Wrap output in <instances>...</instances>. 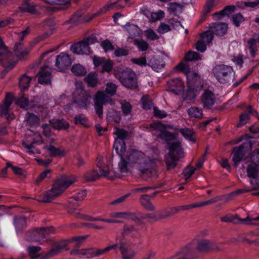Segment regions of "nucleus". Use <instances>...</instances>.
Returning <instances> with one entry per match:
<instances>
[{
    "mask_svg": "<svg viewBox=\"0 0 259 259\" xmlns=\"http://www.w3.org/2000/svg\"><path fill=\"white\" fill-rule=\"evenodd\" d=\"M186 246L189 251H193L191 255L194 258L196 256L197 252H205L210 250V241L206 239L195 238Z\"/></svg>",
    "mask_w": 259,
    "mask_h": 259,
    "instance_id": "9",
    "label": "nucleus"
},
{
    "mask_svg": "<svg viewBox=\"0 0 259 259\" xmlns=\"http://www.w3.org/2000/svg\"><path fill=\"white\" fill-rule=\"evenodd\" d=\"M141 101L142 108L145 110L150 109L152 106V103L148 95L143 96Z\"/></svg>",
    "mask_w": 259,
    "mask_h": 259,
    "instance_id": "57",
    "label": "nucleus"
},
{
    "mask_svg": "<svg viewBox=\"0 0 259 259\" xmlns=\"http://www.w3.org/2000/svg\"><path fill=\"white\" fill-rule=\"evenodd\" d=\"M188 114L191 117L200 119L203 116V111L200 108L192 107L187 111Z\"/></svg>",
    "mask_w": 259,
    "mask_h": 259,
    "instance_id": "35",
    "label": "nucleus"
},
{
    "mask_svg": "<svg viewBox=\"0 0 259 259\" xmlns=\"http://www.w3.org/2000/svg\"><path fill=\"white\" fill-rule=\"evenodd\" d=\"M14 223L17 231H21L26 226V218L23 216L16 217L14 218Z\"/></svg>",
    "mask_w": 259,
    "mask_h": 259,
    "instance_id": "40",
    "label": "nucleus"
},
{
    "mask_svg": "<svg viewBox=\"0 0 259 259\" xmlns=\"http://www.w3.org/2000/svg\"><path fill=\"white\" fill-rule=\"evenodd\" d=\"M44 148L48 151L51 157L64 156L65 155V152L63 150L56 148L53 145H47L44 146Z\"/></svg>",
    "mask_w": 259,
    "mask_h": 259,
    "instance_id": "27",
    "label": "nucleus"
},
{
    "mask_svg": "<svg viewBox=\"0 0 259 259\" xmlns=\"http://www.w3.org/2000/svg\"><path fill=\"white\" fill-rule=\"evenodd\" d=\"M68 241L66 240L55 242L52 248L49 251L41 254L42 257L44 259L51 258L68 250Z\"/></svg>",
    "mask_w": 259,
    "mask_h": 259,
    "instance_id": "10",
    "label": "nucleus"
},
{
    "mask_svg": "<svg viewBox=\"0 0 259 259\" xmlns=\"http://www.w3.org/2000/svg\"><path fill=\"white\" fill-rule=\"evenodd\" d=\"M158 213L159 220L164 219L174 215L172 207L168 209H162L158 211Z\"/></svg>",
    "mask_w": 259,
    "mask_h": 259,
    "instance_id": "59",
    "label": "nucleus"
},
{
    "mask_svg": "<svg viewBox=\"0 0 259 259\" xmlns=\"http://www.w3.org/2000/svg\"><path fill=\"white\" fill-rule=\"evenodd\" d=\"M245 144L241 145L239 147H236L233 150V161L234 164L237 166L239 162L243 160L245 155L244 150Z\"/></svg>",
    "mask_w": 259,
    "mask_h": 259,
    "instance_id": "20",
    "label": "nucleus"
},
{
    "mask_svg": "<svg viewBox=\"0 0 259 259\" xmlns=\"http://www.w3.org/2000/svg\"><path fill=\"white\" fill-rule=\"evenodd\" d=\"M218 3V0H207L204 7V13L205 14L209 13Z\"/></svg>",
    "mask_w": 259,
    "mask_h": 259,
    "instance_id": "61",
    "label": "nucleus"
},
{
    "mask_svg": "<svg viewBox=\"0 0 259 259\" xmlns=\"http://www.w3.org/2000/svg\"><path fill=\"white\" fill-rule=\"evenodd\" d=\"M20 10L22 12H27L30 13H33L35 12V7L31 5L28 2L26 1L23 3L19 7Z\"/></svg>",
    "mask_w": 259,
    "mask_h": 259,
    "instance_id": "56",
    "label": "nucleus"
},
{
    "mask_svg": "<svg viewBox=\"0 0 259 259\" xmlns=\"http://www.w3.org/2000/svg\"><path fill=\"white\" fill-rule=\"evenodd\" d=\"M41 249V248L39 246H29L28 247V252L31 258H35L38 256L37 254V252Z\"/></svg>",
    "mask_w": 259,
    "mask_h": 259,
    "instance_id": "62",
    "label": "nucleus"
},
{
    "mask_svg": "<svg viewBox=\"0 0 259 259\" xmlns=\"http://www.w3.org/2000/svg\"><path fill=\"white\" fill-rule=\"evenodd\" d=\"M87 196V192L85 190H82L78 192L74 196L70 198V203L71 204L74 201H82Z\"/></svg>",
    "mask_w": 259,
    "mask_h": 259,
    "instance_id": "50",
    "label": "nucleus"
},
{
    "mask_svg": "<svg viewBox=\"0 0 259 259\" xmlns=\"http://www.w3.org/2000/svg\"><path fill=\"white\" fill-rule=\"evenodd\" d=\"M113 148L120 157H123L126 151V145L124 141L115 140Z\"/></svg>",
    "mask_w": 259,
    "mask_h": 259,
    "instance_id": "34",
    "label": "nucleus"
},
{
    "mask_svg": "<svg viewBox=\"0 0 259 259\" xmlns=\"http://www.w3.org/2000/svg\"><path fill=\"white\" fill-rule=\"evenodd\" d=\"M91 97V95L84 90L82 83H77L72 95L73 103L80 108H85L90 104Z\"/></svg>",
    "mask_w": 259,
    "mask_h": 259,
    "instance_id": "8",
    "label": "nucleus"
},
{
    "mask_svg": "<svg viewBox=\"0 0 259 259\" xmlns=\"http://www.w3.org/2000/svg\"><path fill=\"white\" fill-rule=\"evenodd\" d=\"M84 178L88 181H93L98 179L100 177V174L96 170H91L87 171L84 174Z\"/></svg>",
    "mask_w": 259,
    "mask_h": 259,
    "instance_id": "51",
    "label": "nucleus"
},
{
    "mask_svg": "<svg viewBox=\"0 0 259 259\" xmlns=\"http://www.w3.org/2000/svg\"><path fill=\"white\" fill-rule=\"evenodd\" d=\"M213 38V34L209 29L208 30L203 32L201 35V40L206 44L210 43Z\"/></svg>",
    "mask_w": 259,
    "mask_h": 259,
    "instance_id": "52",
    "label": "nucleus"
},
{
    "mask_svg": "<svg viewBox=\"0 0 259 259\" xmlns=\"http://www.w3.org/2000/svg\"><path fill=\"white\" fill-rule=\"evenodd\" d=\"M0 64L5 67L4 71L7 73L16 65V62L13 60L12 54L8 50L0 37Z\"/></svg>",
    "mask_w": 259,
    "mask_h": 259,
    "instance_id": "7",
    "label": "nucleus"
},
{
    "mask_svg": "<svg viewBox=\"0 0 259 259\" xmlns=\"http://www.w3.org/2000/svg\"><path fill=\"white\" fill-rule=\"evenodd\" d=\"M134 45H136L140 51H146L149 47L148 44L142 39H136L134 40Z\"/></svg>",
    "mask_w": 259,
    "mask_h": 259,
    "instance_id": "55",
    "label": "nucleus"
},
{
    "mask_svg": "<svg viewBox=\"0 0 259 259\" xmlns=\"http://www.w3.org/2000/svg\"><path fill=\"white\" fill-rule=\"evenodd\" d=\"M201 56L194 51H189L185 56V59L188 61H197L201 60Z\"/></svg>",
    "mask_w": 259,
    "mask_h": 259,
    "instance_id": "54",
    "label": "nucleus"
},
{
    "mask_svg": "<svg viewBox=\"0 0 259 259\" xmlns=\"http://www.w3.org/2000/svg\"><path fill=\"white\" fill-rule=\"evenodd\" d=\"M119 248L121 252L122 259H134L136 256V252L132 248L130 247L125 242L119 240Z\"/></svg>",
    "mask_w": 259,
    "mask_h": 259,
    "instance_id": "16",
    "label": "nucleus"
},
{
    "mask_svg": "<svg viewBox=\"0 0 259 259\" xmlns=\"http://www.w3.org/2000/svg\"><path fill=\"white\" fill-rule=\"evenodd\" d=\"M247 44L249 46V50L252 58L255 57V53L257 51V49L256 46L257 40L253 38H249L247 40Z\"/></svg>",
    "mask_w": 259,
    "mask_h": 259,
    "instance_id": "46",
    "label": "nucleus"
},
{
    "mask_svg": "<svg viewBox=\"0 0 259 259\" xmlns=\"http://www.w3.org/2000/svg\"><path fill=\"white\" fill-rule=\"evenodd\" d=\"M212 71L216 79L221 83H229L234 79L235 73L231 66L217 65L213 68Z\"/></svg>",
    "mask_w": 259,
    "mask_h": 259,
    "instance_id": "3",
    "label": "nucleus"
},
{
    "mask_svg": "<svg viewBox=\"0 0 259 259\" xmlns=\"http://www.w3.org/2000/svg\"><path fill=\"white\" fill-rule=\"evenodd\" d=\"M159 136L162 139L166 141H170L176 138L175 134L168 132L166 129L161 134H159Z\"/></svg>",
    "mask_w": 259,
    "mask_h": 259,
    "instance_id": "60",
    "label": "nucleus"
},
{
    "mask_svg": "<svg viewBox=\"0 0 259 259\" xmlns=\"http://www.w3.org/2000/svg\"><path fill=\"white\" fill-rule=\"evenodd\" d=\"M168 12L170 14H177L181 13L183 10V6L177 3H169L167 7Z\"/></svg>",
    "mask_w": 259,
    "mask_h": 259,
    "instance_id": "36",
    "label": "nucleus"
},
{
    "mask_svg": "<svg viewBox=\"0 0 259 259\" xmlns=\"http://www.w3.org/2000/svg\"><path fill=\"white\" fill-rule=\"evenodd\" d=\"M50 122L53 127L58 130H65L69 126V123L63 119H53Z\"/></svg>",
    "mask_w": 259,
    "mask_h": 259,
    "instance_id": "32",
    "label": "nucleus"
},
{
    "mask_svg": "<svg viewBox=\"0 0 259 259\" xmlns=\"http://www.w3.org/2000/svg\"><path fill=\"white\" fill-rule=\"evenodd\" d=\"M71 64L70 58L65 53H61L56 58V66L60 71H62L67 68Z\"/></svg>",
    "mask_w": 259,
    "mask_h": 259,
    "instance_id": "15",
    "label": "nucleus"
},
{
    "mask_svg": "<svg viewBox=\"0 0 259 259\" xmlns=\"http://www.w3.org/2000/svg\"><path fill=\"white\" fill-rule=\"evenodd\" d=\"M117 5L116 2H108L105 6L101 8L99 10L95 13L88 14V18L84 19L82 18L83 12L82 11L77 12L71 17V19L73 22L78 23L83 21H89L95 18L96 17L103 14H105L108 11L112 10H118Z\"/></svg>",
    "mask_w": 259,
    "mask_h": 259,
    "instance_id": "5",
    "label": "nucleus"
},
{
    "mask_svg": "<svg viewBox=\"0 0 259 259\" xmlns=\"http://www.w3.org/2000/svg\"><path fill=\"white\" fill-rule=\"evenodd\" d=\"M14 51L19 60L25 59L30 52V50L27 48L23 49V44L21 42H18L15 44Z\"/></svg>",
    "mask_w": 259,
    "mask_h": 259,
    "instance_id": "22",
    "label": "nucleus"
},
{
    "mask_svg": "<svg viewBox=\"0 0 259 259\" xmlns=\"http://www.w3.org/2000/svg\"><path fill=\"white\" fill-rule=\"evenodd\" d=\"M76 181V179L74 176H61L55 181L51 189L44 194L40 201L43 202H51Z\"/></svg>",
    "mask_w": 259,
    "mask_h": 259,
    "instance_id": "2",
    "label": "nucleus"
},
{
    "mask_svg": "<svg viewBox=\"0 0 259 259\" xmlns=\"http://www.w3.org/2000/svg\"><path fill=\"white\" fill-rule=\"evenodd\" d=\"M257 115V113L250 106L247 107L246 111L242 113L239 116L237 127H241L246 124L249 120L250 115Z\"/></svg>",
    "mask_w": 259,
    "mask_h": 259,
    "instance_id": "21",
    "label": "nucleus"
},
{
    "mask_svg": "<svg viewBox=\"0 0 259 259\" xmlns=\"http://www.w3.org/2000/svg\"><path fill=\"white\" fill-rule=\"evenodd\" d=\"M108 101V98L101 91H98L94 98V106L96 113L100 118L103 115V106L106 104Z\"/></svg>",
    "mask_w": 259,
    "mask_h": 259,
    "instance_id": "12",
    "label": "nucleus"
},
{
    "mask_svg": "<svg viewBox=\"0 0 259 259\" xmlns=\"http://www.w3.org/2000/svg\"><path fill=\"white\" fill-rule=\"evenodd\" d=\"M140 202L141 205L148 211H154L155 208L150 201L148 195H141L140 198Z\"/></svg>",
    "mask_w": 259,
    "mask_h": 259,
    "instance_id": "29",
    "label": "nucleus"
},
{
    "mask_svg": "<svg viewBox=\"0 0 259 259\" xmlns=\"http://www.w3.org/2000/svg\"><path fill=\"white\" fill-rule=\"evenodd\" d=\"M164 17V13L163 11L159 10L157 12H152L151 14V21L152 22L161 20Z\"/></svg>",
    "mask_w": 259,
    "mask_h": 259,
    "instance_id": "64",
    "label": "nucleus"
},
{
    "mask_svg": "<svg viewBox=\"0 0 259 259\" xmlns=\"http://www.w3.org/2000/svg\"><path fill=\"white\" fill-rule=\"evenodd\" d=\"M121 235L122 238H124L125 236L128 235L131 236H139V233L136 230L134 226L125 225Z\"/></svg>",
    "mask_w": 259,
    "mask_h": 259,
    "instance_id": "42",
    "label": "nucleus"
},
{
    "mask_svg": "<svg viewBox=\"0 0 259 259\" xmlns=\"http://www.w3.org/2000/svg\"><path fill=\"white\" fill-rule=\"evenodd\" d=\"M125 31L129 37L132 38L138 31V27L134 24H128L124 26Z\"/></svg>",
    "mask_w": 259,
    "mask_h": 259,
    "instance_id": "48",
    "label": "nucleus"
},
{
    "mask_svg": "<svg viewBox=\"0 0 259 259\" xmlns=\"http://www.w3.org/2000/svg\"><path fill=\"white\" fill-rule=\"evenodd\" d=\"M117 88V86L115 83L111 82H107L106 84L105 92L107 95L112 96L115 94Z\"/></svg>",
    "mask_w": 259,
    "mask_h": 259,
    "instance_id": "49",
    "label": "nucleus"
},
{
    "mask_svg": "<svg viewBox=\"0 0 259 259\" xmlns=\"http://www.w3.org/2000/svg\"><path fill=\"white\" fill-rule=\"evenodd\" d=\"M217 96L209 89L204 90L200 96L201 103L204 109H211L217 103Z\"/></svg>",
    "mask_w": 259,
    "mask_h": 259,
    "instance_id": "11",
    "label": "nucleus"
},
{
    "mask_svg": "<svg viewBox=\"0 0 259 259\" xmlns=\"http://www.w3.org/2000/svg\"><path fill=\"white\" fill-rule=\"evenodd\" d=\"M247 176L253 179L257 178L259 176V164L255 163L249 164L246 168Z\"/></svg>",
    "mask_w": 259,
    "mask_h": 259,
    "instance_id": "26",
    "label": "nucleus"
},
{
    "mask_svg": "<svg viewBox=\"0 0 259 259\" xmlns=\"http://www.w3.org/2000/svg\"><path fill=\"white\" fill-rule=\"evenodd\" d=\"M167 84L169 90L176 94H178L184 89V83L180 78L169 80Z\"/></svg>",
    "mask_w": 259,
    "mask_h": 259,
    "instance_id": "19",
    "label": "nucleus"
},
{
    "mask_svg": "<svg viewBox=\"0 0 259 259\" xmlns=\"http://www.w3.org/2000/svg\"><path fill=\"white\" fill-rule=\"evenodd\" d=\"M154 70L158 72L159 70L162 68L164 66L163 60L160 58H152L148 64Z\"/></svg>",
    "mask_w": 259,
    "mask_h": 259,
    "instance_id": "28",
    "label": "nucleus"
},
{
    "mask_svg": "<svg viewBox=\"0 0 259 259\" xmlns=\"http://www.w3.org/2000/svg\"><path fill=\"white\" fill-rule=\"evenodd\" d=\"M84 80L89 87L94 88L99 83V79L96 73L91 72L84 78Z\"/></svg>",
    "mask_w": 259,
    "mask_h": 259,
    "instance_id": "30",
    "label": "nucleus"
},
{
    "mask_svg": "<svg viewBox=\"0 0 259 259\" xmlns=\"http://www.w3.org/2000/svg\"><path fill=\"white\" fill-rule=\"evenodd\" d=\"M169 153L165 156V164L168 170L174 168L177 165V161L184 156L181 144L179 142L172 143L169 148Z\"/></svg>",
    "mask_w": 259,
    "mask_h": 259,
    "instance_id": "4",
    "label": "nucleus"
},
{
    "mask_svg": "<svg viewBox=\"0 0 259 259\" xmlns=\"http://www.w3.org/2000/svg\"><path fill=\"white\" fill-rule=\"evenodd\" d=\"M114 134L117 136L115 140H118L120 141H124L129 136V134L126 131L118 127L115 128Z\"/></svg>",
    "mask_w": 259,
    "mask_h": 259,
    "instance_id": "43",
    "label": "nucleus"
},
{
    "mask_svg": "<svg viewBox=\"0 0 259 259\" xmlns=\"http://www.w3.org/2000/svg\"><path fill=\"white\" fill-rule=\"evenodd\" d=\"M125 157L129 164L138 165L139 169L142 174H145L150 178L156 176L155 159L150 158L143 152L137 151H132Z\"/></svg>",
    "mask_w": 259,
    "mask_h": 259,
    "instance_id": "1",
    "label": "nucleus"
},
{
    "mask_svg": "<svg viewBox=\"0 0 259 259\" xmlns=\"http://www.w3.org/2000/svg\"><path fill=\"white\" fill-rule=\"evenodd\" d=\"M53 229L52 227L35 228L32 230V234L28 239L31 241L39 242L45 238Z\"/></svg>",
    "mask_w": 259,
    "mask_h": 259,
    "instance_id": "14",
    "label": "nucleus"
},
{
    "mask_svg": "<svg viewBox=\"0 0 259 259\" xmlns=\"http://www.w3.org/2000/svg\"><path fill=\"white\" fill-rule=\"evenodd\" d=\"M31 80V77L25 74L21 76L19 80V86L22 91H24L28 89Z\"/></svg>",
    "mask_w": 259,
    "mask_h": 259,
    "instance_id": "41",
    "label": "nucleus"
},
{
    "mask_svg": "<svg viewBox=\"0 0 259 259\" xmlns=\"http://www.w3.org/2000/svg\"><path fill=\"white\" fill-rule=\"evenodd\" d=\"M101 158H98L97 159V166L99 168L100 176L102 177H108L110 172L109 166H103L101 163Z\"/></svg>",
    "mask_w": 259,
    "mask_h": 259,
    "instance_id": "45",
    "label": "nucleus"
},
{
    "mask_svg": "<svg viewBox=\"0 0 259 259\" xmlns=\"http://www.w3.org/2000/svg\"><path fill=\"white\" fill-rule=\"evenodd\" d=\"M68 5L69 2L68 1L63 0L60 3H57L55 6H50L49 8L53 12H57L66 9Z\"/></svg>",
    "mask_w": 259,
    "mask_h": 259,
    "instance_id": "47",
    "label": "nucleus"
},
{
    "mask_svg": "<svg viewBox=\"0 0 259 259\" xmlns=\"http://www.w3.org/2000/svg\"><path fill=\"white\" fill-rule=\"evenodd\" d=\"M83 249V257L85 258H91L94 257H98L97 248L89 247Z\"/></svg>",
    "mask_w": 259,
    "mask_h": 259,
    "instance_id": "38",
    "label": "nucleus"
},
{
    "mask_svg": "<svg viewBox=\"0 0 259 259\" xmlns=\"http://www.w3.org/2000/svg\"><path fill=\"white\" fill-rule=\"evenodd\" d=\"M74 122L76 124H79L85 127H89L91 124L88 118L83 114L76 115L74 117Z\"/></svg>",
    "mask_w": 259,
    "mask_h": 259,
    "instance_id": "31",
    "label": "nucleus"
},
{
    "mask_svg": "<svg viewBox=\"0 0 259 259\" xmlns=\"http://www.w3.org/2000/svg\"><path fill=\"white\" fill-rule=\"evenodd\" d=\"M115 77L126 88L134 89L137 87L136 74L130 69H126L121 72H114Z\"/></svg>",
    "mask_w": 259,
    "mask_h": 259,
    "instance_id": "6",
    "label": "nucleus"
},
{
    "mask_svg": "<svg viewBox=\"0 0 259 259\" xmlns=\"http://www.w3.org/2000/svg\"><path fill=\"white\" fill-rule=\"evenodd\" d=\"M212 33L218 36L224 35L228 31V25L225 23H212L208 27Z\"/></svg>",
    "mask_w": 259,
    "mask_h": 259,
    "instance_id": "18",
    "label": "nucleus"
},
{
    "mask_svg": "<svg viewBox=\"0 0 259 259\" xmlns=\"http://www.w3.org/2000/svg\"><path fill=\"white\" fill-rule=\"evenodd\" d=\"M52 57L50 58L45 64L44 67L41 68L39 71L38 75V82L40 84H50L52 79V74L51 68L49 67V63L53 61Z\"/></svg>",
    "mask_w": 259,
    "mask_h": 259,
    "instance_id": "13",
    "label": "nucleus"
},
{
    "mask_svg": "<svg viewBox=\"0 0 259 259\" xmlns=\"http://www.w3.org/2000/svg\"><path fill=\"white\" fill-rule=\"evenodd\" d=\"M176 68L178 70L183 72L187 76H190L191 74L195 75L194 73H189L190 68L189 66L183 62L179 63L176 67Z\"/></svg>",
    "mask_w": 259,
    "mask_h": 259,
    "instance_id": "53",
    "label": "nucleus"
},
{
    "mask_svg": "<svg viewBox=\"0 0 259 259\" xmlns=\"http://www.w3.org/2000/svg\"><path fill=\"white\" fill-rule=\"evenodd\" d=\"M70 50L77 55H89L91 53L90 48L84 40L74 44L71 46Z\"/></svg>",
    "mask_w": 259,
    "mask_h": 259,
    "instance_id": "17",
    "label": "nucleus"
},
{
    "mask_svg": "<svg viewBox=\"0 0 259 259\" xmlns=\"http://www.w3.org/2000/svg\"><path fill=\"white\" fill-rule=\"evenodd\" d=\"M25 120L27 123L31 126H36L40 123L39 117L33 113L28 112L26 115Z\"/></svg>",
    "mask_w": 259,
    "mask_h": 259,
    "instance_id": "39",
    "label": "nucleus"
},
{
    "mask_svg": "<svg viewBox=\"0 0 259 259\" xmlns=\"http://www.w3.org/2000/svg\"><path fill=\"white\" fill-rule=\"evenodd\" d=\"M180 132L186 139L193 142L196 141V135L192 130L187 128H181Z\"/></svg>",
    "mask_w": 259,
    "mask_h": 259,
    "instance_id": "37",
    "label": "nucleus"
},
{
    "mask_svg": "<svg viewBox=\"0 0 259 259\" xmlns=\"http://www.w3.org/2000/svg\"><path fill=\"white\" fill-rule=\"evenodd\" d=\"M13 95L7 94L3 103L0 104V114L1 116H5L8 114L9 108L13 101Z\"/></svg>",
    "mask_w": 259,
    "mask_h": 259,
    "instance_id": "23",
    "label": "nucleus"
},
{
    "mask_svg": "<svg viewBox=\"0 0 259 259\" xmlns=\"http://www.w3.org/2000/svg\"><path fill=\"white\" fill-rule=\"evenodd\" d=\"M72 72L77 76H84L87 73L85 68L79 64L73 65L71 68Z\"/></svg>",
    "mask_w": 259,
    "mask_h": 259,
    "instance_id": "44",
    "label": "nucleus"
},
{
    "mask_svg": "<svg viewBox=\"0 0 259 259\" xmlns=\"http://www.w3.org/2000/svg\"><path fill=\"white\" fill-rule=\"evenodd\" d=\"M145 35L148 39L155 40L159 39L158 35L151 29H148L144 31Z\"/></svg>",
    "mask_w": 259,
    "mask_h": 259,
    "instance_id": "63",
    "label": "nucleus"
},
{
    "mask_svg": "<svg viewBox=\"0 0 259 259\" xmlns=\"http://www.w3.org/2000/svg\"><path fill=\"white\" fill-rule=\"evenodd\" d=\"M193 251H189L186 246L183 248L180 251L177 252L173 255L170 256L167 259H192L193 257L191 255Z\"/></svg>",
    "mask_w": 259,
    "mask_h": 259,
    "instance_id": "25",
    "label": "nucleus"
},
{
    "mask_svg": "<svg viewBox=\"0 0 259 259\" xmlns=\"http://www.w3.org/2000/svg\"><path fill=\"white\" fill-rule=\"evenodd\" d=\"M16 103L21 108L26 110H27L29 107L28 99L24 95H23L17 100Z\"/></svg>",
    "mask_w": 259,
    "mask_h": 259,
    "instance_id": "58",
    "label": "nucleus"
},
{
    "mask_svg": "<svg viewBox=\"0 0 259 259\" xmlns=\"http://www.w3.org/2000/svg\"><path fill=\"white\" fill-rule=\"evenodd\" d=\"M119 239L120 238H118V237H116V243L111 245H109V246L105 247L104 248L100 249V248H97L98 256H100L101 255L105 254L112 250H113L115 252H117V247H118V246H119Z\"/></svg>",
    "mask_w": 259,
    "mask_h": 259,
    "instance_id": "33",
    "label": "nucleus"
},
{
    "mask_svg": "<svg viewBox=\"0 0 259 259\" xmlns=\"http://www.w3.org/2000/svg\"><path fill=\"white\" fill-rule=\"evenodd\" d=\"M110 217L131 220H136L138 218L137 213L130 211L113 212L110 214Z\"/></svg>",
    "mask_w": 259,
    "mask_h": 259,
    "instance_id": "24",
    "label": "nucleus"
}]
</instances>
